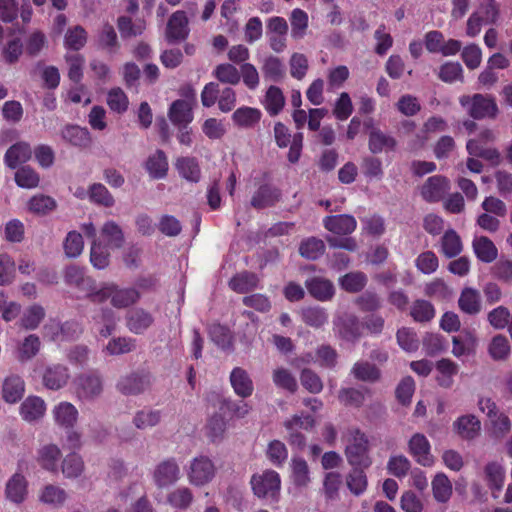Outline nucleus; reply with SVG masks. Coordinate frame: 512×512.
<instances>
[{
  "label": "nucleus",
  "mask_w": 512,
  "mask_h": 512,
  "mask_svg": "<svg viewBox=\"0 0 512 512\" xmlns=\"http://www.w3.org/2000/svg\"><path fill=\"white\" fill-rule=\"evenodd\" d=\"M345 456L348 463L360 469L371 466L372 458L369 453V440L364 433L351 429L344 435Z\"/></svg>",
  "instance_id": "obj_1"
},
{
  "label": "nucleus",
  "mask_w": 512,
  "mask_h": 512,
  "mask_svg": "<svg viewBox=\"0 0 512 512\" xmlns=\"http://www.w3.org/2000/svg\"><path fill=\"white\" fill-rule=\"evenodd\" d=\"M478 409L487 416V431L491 438L502 439L511 431L512 423L508 415L500 411L491 398L480 397Z\"/></svg>",
  "instance_id": "obj_2"
},
{
  "label": "nucleus",
  "mask_w": 512,
  "mask_h": 512,
  "mask_svg": "<svg viewBox=\"0 0 512 512\" xmlns=\"http://www.w3.org/2000/svg\"><path fill=\"white\" fill-rule=\"evenodd\" d=\"M250 485L256 497L271 502H277L279 500L281 478L276 471L265 470L261 473L254 474L251 477Z\"/></svg>",
  "instance_id": "obj_3"
},
{
  "label": "nucleus",
  "mask_w": 512,
  "mask_h": 512,
  "mask_svg": "<svg viewBox=\"0 0 512 512\" xmlns=\"http://www.w3.org/2000/svg\"><path fill=\"white\" fill-rule=\"evenodd\" d=\"M497 139V133L490 128H484L480 131L477 138L470 139L466 148L470 155L481 157L497 165L501 162V154L495 148L490 146Z\"/></svg>",
  "instance_id": "obj_4"
},
{
  "label": "nucleus",
  "mask_w": 512,
  "mask_h": 512,
  "mask_svg": "<svg viewBox=\"0 0 512 512\" xmlns=\"http://www.w3.org/2000/svg\"><path fill=\"white\" fill-rule=\"evenodd\" d=\"M217 473L214 462L207 456H197L186 467V477L190 485L202 488L210 484Z\"/></svg>",
  "instance_id": "obj_5"
},
{
  "label": "nucleus",
  "mask_w": 512,
  "mask_h": 512,
  "mask_svg": "<svg viewBox=\"0 0 512 512\" xmlns=\"http://www.w3.org/2000/svg\"><path fill=\"white\" fill-rule=\"evenodd\" d=\"M80 229L87 238L100 240L102 245L111 249L120 248L124 243L122 229L116 222L111 220L103 224L98 237L96 236V227L90 221L82 223Z\"/></svg>",
  "instance_id": "obj_6"
},
{
  "label": "nucleus",
  "mask_w": 512,
  "mask_h": 512,
  "mask_svg": "<svg viewBox=\"0 0 512 512\" xmlns=\"http://www.w3.org/2000/svg\"><path fill=\"white\" fill-rule=\"evenodd\" d=\"M459 102L467 113L475 119L495 118L498 113L495 100L482 94L463 95L459 98Z\"/></svg>",
  "instance_id": "obj_7"
},
{
  "label": "nucleus",
  "mask_w": 512,
  "mask_h": 512,
  "mask_svg": "<svg viewBox=\"0 0 512 512\" xmlns=\"http://www.w3.org/2000/svg\"><path fill=\"white\" fill-rule=\"evenodd\" d=\"M181 476L180 466L174 459H166L157 463L151 472L152 483L160 490L174 486Z\"/></svg>",
  "instance_id": "obj_8"
},
{
  "label": "nucleus",
  "mask_w": 512,
  "mask_h": 512,
  "mask_svg": "<svg viewBox=\"0 0 512 512\" xmlns=\"http://www.w3.org/2000/svg\"><path fill=\"white\" fill-rule=\"evenodd\" d=\"M94 301L102 302L106 298H111L114 307L124 308L133 304L138 299V293L131 288L119 289L113 284H105L95 293H93Z\"/></svg>",
  "instance_id": "obj_9"
},
{
  "label": "nucleus",
  "mask_w": 512,
  "mask_h": 512,
  "mask_svg": "<svg viewBox=\"0 0 512 512\" xmlns=\"http://www.w3.org/2000/svg\"><path fill=\"white\" fill-rule=\"evenodd\" d=\"M196 105V96L193 91L184 99L172 102L168 110L171 123L179 128H186L193 121V108Z\"/></svg>",
  "instance_id": "obj_10"
},
{
  "label": "nucleus",
  "mask_w": 512,
  "mask_h": 512,
  "mask_svg": "<svg viewBox=\"0 0 512 512\" xmlns=\"http://www.w3.org/2000/svg\"><path fill=\"white\" fill-rule=\"evenodd\" d=\"M408 452L421 466L432 467L436 462L431 451V444L428 438L421 433H415L408 441Z\"/></svg>",
  "instance_id": "obj_11"
},
{
  "label": "nucleus",
  "mask_w": 512,
  "mask_h": 512,
  "mask_svg": "<svg viewBox=\"0 0 512 512\" xmlns=\"http://www.w3.org/2000/svg\"><path fill=\"white\" fill-rule=\"evenodd\" d=\"M315 425V419L310 415H293L284 422L288 433V441L291 445L303 447L306 439L299 430H310Z\"/></svg>",
  "instance_id": "obj_12"
},
{
  "label": "nucleus",
  "mask_w": 512,
  "mask_h": 512,
  "mask_svg": "<svg viewBox=\"0 0 512 512\" xmlns=\"http://www.w3.org/2000/svg\"><path fill=\"white\" fill-rule=\"evenodd\" d=\"M119 501L128 504L126 512H154V508L144 495L142 487L134 484L119 494Z\"/></svg>",
  "instance_id": "obj_13"
},
{
  "label": "nucleus",
  "mask_w": 512,
  "mask_h": 512,
  "mask_svg": "<svg viewBox=\"0 0 512 512\" xmlns=\"http://www.w3.org/2000/svg\"><path fill=\"white\" fill-rule=\"evenodd\" d=\"M446 122L441 117H431L423 125L422 129L411 138L407 145L410 151H418L424 147L430 138V134L444 131Z\"/></svg>",
  "instance_id": "obj_14"
},
{
  "label": "nucleus",
  "mask_w": 512,
  "mask_h": 512,
  "mask_svg": "<svg viewBox=\"0 0 512 512\" xmlns=\"http://www.w3.org/2000/svg\"><path fill=\"white\" fill-rule=\"evenodd\" d=\"M454 433L463 440L475 439L481 431V422L474 414H464L452 424Z\"/></svg>",
  "instance_id": "obj_15"
},
{
  "label": "nucleus",
  "mask_w": 512,
  "mask_h": 512,
  "mask_svg": "<svg viewBox=\"0 0 512 512\" xmlns=\"http://www.w3.org/2000/svg\"><path fill=\"white\" fill-rule=\"evenodd\" d=\"M38 501L51 509L63 507L68 499L67 491L56 484H46L38 492Z\"/></svg>",
  "instance_id": "obj_16"
},
{
  "label": "nucleus",
  "mask_w": 512,
  "mask_h": 512,
  "mask_svg": "<svg viewBox=\"0 0 512 512\" xmlns=\"http://www.w3.org/2000/svg\"><path fill=\"white\" fill-rule=\"evenodd\" d=\"M102 381L98 375L87 374L77 379L76 394L80 400H92L102 392Z\"/></svg>",
  "instance_id": "obj_17"
},
{
  "label": "nucleus",
  "mask_w": 512,
  "mask_h": 512,
  "mask_svg": "<svg viewBox=\"0 0 512 512\" xmlns=\"http://www.w3.org/2000/svg\"><path fill=\"white\" fill-rule=\"evenodd\" d=\"M19 413L21 418L34 423L40 421L46 413V403L38 396H28L20 405Z\"/></svg>",
  "instance_id": "obj_18"
},
{
  "label": "nucleus",
  "mask_w": 512,
  "mask_h": 512,
  "mask_svg": "<svg viewBox=\"0 0 512 512\" xmlns=\"http://www.w3.org/2000/svg\"><path fill=\"white\" fill-rule=\"evenodd\" d=\"M51 413L55 423L62 428H72L79 418L78 409L68 401L54 405Z\"/></svg>",
  "instance_id": "obj_19"
},
{
  "label": "nucleus",
  "mask_w": 512,
  "mask_h": 512,
  "mask_svg": "<svg viewBox=\"0 0 512 512\" xmlns=\"http://www.w3.org/2000/svg\"><path fill=\"white\" fill-rule=\"evenodd\" d=\"M5 496L7 500L17 505L26 500L28 496V482L22 474L15 473L8 479L5 486Z\"/></svg>",
  "instance_id": "obj_20"
},
{
  "label": "nucleus",
  "mask_w": 512,
  "mask_h": 512,
  "mask_svg": "<svg viewBox=\"0 0 512 512\" xmlns=\"http://www.w3.org/2000/svg\"><path fill=\"white\" fill-rule=\"evenodd\" d=\"M189 34L188 18L184 11L174 12L168 20L166 38L168 41L184 40Z\"/></svg>",
  "instance_id": "obj_21"
},
{
  "label": "nucleus",
  "mask_w": 512,
  "mask_h": 512,
  "mask_svg": "<svg viewBox=\"0 0 512 512\" xmlns=\"http://www.w3.org/2000/svg\"><path fill=\"white\" fill-rule=\"evenodd\" d=\"M449 188V181L445 177L432 176L422 186L421 195L425 200L434 202L440 200Z\"/></svg>",
  "instance_id": "obj_22"
},
{
  "label": "nucleus",
  "mask_w": 512,
  "mask_h": 512,
  "mask_svg": "<svg viewBox=\"0 0 512 512\" xmlns=\"http://www.w3.org/2000/svg\"><path fill=\"white\" fill-rule=\"evenodd\" d=\"M31 156L32 150L29 143L20 141L8 148L4 155V163L7 167L15 169L29 161Z\"/></svg>",
  "instance_id": "obj_23"
},
{
  "label": "nucleus",
  "mask_w": 512,
  "mask_h": 512,
  "mask_svg": "<svg viewBox=\"0 0 512 512\" xmlns=\"http://www.w3.org/2000/svg\"><path fill=\"white\" fill-rule=\"evenodd\" d=\"M484 475L492 496L494 498H498L505 482L504 467L496 462L488 463L484 468Z\"/></svg>",
  "instance_id": "obj_24"
},
{
  "label": "nucleus",
  "mask_w": 512,
  "mask_h": 512,
  "mask_svg": "<svg viewBox=\"0 0 512 512\" xmlns=\"http://www.w3.org/2000/svg\"><path fill=\"white\" fill-rule=\"evenodd\" d=\"M472 248L478 260L484 263H492L498 257V249L486 236H475L472 241Z\"/></svg>",
  "instance_id": "obj_25"
},
{
  "label": "nucleus",
  "mask_w": 512,
  "mask_h": 512,
  "mask_svg": "<svg viewBox=\"0 0 512 512\" xmlns=\"http://www.w3.org/2000/svg\"><path fill=\"white\" fill-rule=\"evenodd\" d=\"M262 117V113L258 108L242 106L232 114L233 124L242 129H249L257 125Z\"/></svg>",
  "instance_id": "obj_26"
},
{
  "label": "nucleus",
  "mask_w": 512,
  "mask_h": 512,
  "mask_svg": "<svg viewBox=\"0 0 512 512\" xmlns=\"http://www.w3.org/2000/svg\"><path fill=\"white\" fill-rule=\"evenodd\" d=\"M230 383L234 392L242 398H247L253 393V382L247 371L240 367H236L232 370Z\"/></svg>",
  "instance_id": "obj_27"
},
{
  "label": "nucleus",
  "mask_w": 512,
  "mask_h": 512,
  "mask_svg": "<svg viewBox=\"0 0 512 512\" xmlns=\"http://www.w3.org/2000/svg\"><path fill=\"white\" fill-rule=\"evenodd\" d=\"M323 223L327 230L338 235L350 234L357 226L355 218L350 215L329 216Z\"/></svg>",
  "instance_id": "obj_28"
},
{
  "label": "nucleus",
  "mask_w": 512,
  "mask_h": 512,
  "mask_svg": "<svg viewBox=\"0 0 512 512\" xmlns=\"http://www.w3.org/2000/svg\"><path fill=\"white\" fill-rule=\"evenodd\" d=\"M452 343V354L457 358H461L475 353L477 338L472 332L464 331L461 335L454 336Z\"/></svg>",
  "instance_id": "obj_29"
},
{
  "label": "nucleus",
  "mask_w": 512,
  "mask_h": 512,
  "mask_svg": "<svg viewBox=\"0 0 512 512\" xmlns=\"http://www.w3.org/2000/svg\"><path fill=\"white\" fill-rule=\"evenodd\" d=\"M69 379V373L66 367L53 365L48 367L42 376L43 384L51 390H58L66 385Z\"/></svg>",
  "instance_id": "obj_30"
},
{
  "label": "nucleus",
  "mask_w": 512,
  "mask_h": 512,
  "mask_svg": "<svg viewBox=\"0 0 512 512\" xmlns=\"http://www.w3.org/2000/svg\"><path fill=\"white\" fill-rule=\"evenodd\" d=\"M61 455V450L57 445L46 444L39 449L37 460L43 469L55 473L58 472Z\"/></svg>",
  "instance_id": "obj_31"
},
{
  "label": "nucleus",
  "mask_w": 512,
  "mask_h": 512,
  "mask_svg": "<svg viewBox=\"0 0 512 512\" xmlns=\"http://www.w3.org/2000/svg\"><path fill=\"white\" fill-rule=\"evenodd\" d=\"M179 175L188 182L197 183L201 178L199 163L194 157H179L175 161Z\"/></svg>",
  "instance_id": "obj_32"
},
{
  "label": "nucleus",
  "mask_w": 512,
  "mask_h": 512,
  "mask_svg": "<svg viewBox=\"0 0 512 512\" xmlns=\"http://www.w3.org/2000/svg\"><path fill=\"white\" fill-rule=\"evenodd\" d=\"M436 381L444 388H450L454 383L459 367L450 359H441L436 363Z\"/></svg>",
  "instance_id": "obj_33"
},
{
  "label": "nucleus",
  "mask_w": 512,
  "mask_h": 512,
  "mask_svg": "<svg viewBox=\"0 0 512 512\" xmlns=\"http://www.w3.org/2000/svg\"><path fill=\"white\" fill-rule=\"evenodd\" d=\"M145 168L153 179H162L168 172V161L163 151L157 150L145 162Z\"/></svg>",
  "instance_id": "obj_34"
},
{
  "label": "nucleus",
  "mask_w": 512,
  "mask_h": 512,
  "mask_svg": "<svg viewBox=\"0 0 512 512\" xmlns=\"http://www.w3.org/2000/svg\"><path fill=\"white\" fill-rule=\"evenodd\" d=\"M25 392L24 381L18 376L7 377L2 387V397L5 402L14 404L19 401Z\"/></svg>",
  "instance_id": "obj_35"
},
{
  "label": "nucleus",
  "mask_w": 512,
  "mask_h": 512,
  "mask_svg": "<svg viewBox=\"0 0 512 512\" xmlns=\"http://www.w3.org/2000/svg\"><path fill=\"white\" fill-rule=\"evenodd\" d=\"M460 309L467 314H477L481 310V297L478 290L474 288H464L460 294L459 300Z\"/></svg>",
  "instance_id": "obj_36"
},
{
  "label": "nucleus",
  "mask_w": 512,
  "mask_h": 512,
  "mask_svg": "<svg viewBox=\"0 0 512 512\" xmlns=\"http://www.w3.org/2000/svg\"><path fill=\"white\" fill-rule=\"evenodd\" d=\"M306 287L308 292L320 301L329 300L334 294V287L332 283L324 278H312L306 282Z\"/></svg>",
  "instance_id": "obj_37"
},
{
  "label": "nucleus",
  "mask_w": 512,
  "mask_h": 512,
  "mask_svg": "<svg viewBox=\"0 0 512 512\" xmlns=\"http://www.w3.org/2000/svg\"><path fill=\"white\" fill-rule=\"evenodd\" d=\"M397 141L394 137L386 135L380 130L374 129L369 136V149L377 154L383 151H392L396 148Z\"/></svg>",
  "instance_id": "obj_38"
},
{
  "label": "nucleus",
  "mask_w": 512,
  "mask_h": 512,
  "mask_svg": "<svg viewBox=\"0 0 512 512\" xmlns=\"http://www.w3.org/2000/svg\"><path fill=\"white\" fill-rule=\"evenodd\" d=\"M291 479L297 487H307L311 482L310 470L307 462L298 457H294L290 463Z\"/></svg>",
  "instance_id": "obj_39"
},
{
  "label": "nucleus",
  "mask_w": 512,
  "mask_h": 512,
  "mask_svg": "<svg viewBox=\"0 0 512 512\" xmlns=\"http://www.w3.org/2000/svg\"><path fill=\"white\" fill-rule=\"evenodd\" d=\"M27 210L35 215H46L57 207L56 201L47 195L36 194L26 204Z\"/></svg>",
  "instance_id": "obj_40"
},
{
  "label": "nucleus",
  "mask_w": 512,
  "mask_h": 512,
  "mask_svg": "<svg viewBox=\"0 0 512 512\" xmlns=\"http://www.w3.org/2000/svg\"><path fill=\"white\" fill-rule=\"evenodd\" d=\"M433 497L437 502L446 503L452 496V484L449 478L442 472L437 473L432 482Z\"/></svg>",
  "instance_id": "obj_41"
},
{
  "label": "nucleus",
  "mask_w": 512,
  "mask_h": 512,
  "mask_svg": "<svg viewBox=\"0 0 512 512\" xmlns=\"http://www.w3.org/2000/svg\"><path fill=\"white\" fill-rule=\"evenodd\" d=\"M85 469L82 457L77 453H69L61 464V471L65 478L76 479L80 477Z\"/></svg>",
  "instance_id": "obj_42"
},
{
  "label": "nucleus",
  "mask_w": 512,
  "mask_h": 512,
  "mask_svg": "<svg viewBox=\"0 0 512 512\" xmlns=\"http://www.w3.org/2000/svg\"><path fill=\"white\" fill-rule=\"evenodd\" d=\"M62 138L77 147H86L90 144V133L86 128L68 125L61 132Z\"/></svg>",
  "instance_id": "obj_43"
},
{
  "label": "nucleus",
  "mask_w": 512,
  "mask_h": 512,
  "mask_svg": "<svg viewBox=\"0 0 512 512\" xmlns=\"http://www.w3.org/2000/svg\"><path fill=\"white\" fill-rule=\"evenodd\" d=\"M285 105V97L279 87L270 86L265 94L263 100V106L266 111L271 115L275 116L280 113Z\"/></svg>",
  "instance_id": "obj_44"
},
{
  "label": "nucleus",
  "mask_w": 512,
  "mask_h": 512,
  "mask_svg": "<svg viewBox=\"0 0 512 512\" xmlns=\"http://www.w3.org/2000/svg\"><path fill=\"white\" fill-rule=\"evenodd\" d=\"M289 20L291 24V37L295 40L302 39L308 29V14L300 8H295L291 11Z\"/></svg>",
  "instance_id": "obj_45"
},
{
  "label": "nucleus",
  "mask_w": 512,
  "mask_h": 512,
  "mask_svg": "<svg viewBox=\"0 0 512 512\" xmlns=\"http://www.w3.org/2000/svg\"><path fill=\"white\" fill-rule=\"evenodd\" d=\"M167 501L176 509L186 510L193 503L194 495L190 488L181 486L168 494Z\"/></svg>",
  "instance_id": "obj_46"
},
{
  "label": "nucleus",
  "mask_w": 512,
  "mask_h": 512,
  "mask_svg": "<svg viewBox=\"0 0 512 512\" xmlns=\"http://www.w3.org/2000/svg\"><path fill=\"white\" fill-rule=\"evenodd\" d=\"M109 247L102 245L100 240L93 239L90 248V262L96 269H104L109 265Z\"/></svg>",
  "instance_id": "obj_47"
},
{
  "label": "nucleus",
  "mask_w": 512,
  "mask_h": 512,
  "mask_svg": "<svg viewBox=\"0 0 512 512\" xmlns=\"http://www.w3.org/2000/svg\"><path fill=\"white\" fill-rule=\"evenodd\" d=\"M508 339L502 335L493 337L488 345V353L493 360L503 361L510 355Z\"/></svg>",
  "instance_id": "obj_48"
},
{
  "label": "nucleus",
  "mask_w": 512,
  "mask_h": 512,
  "mask_svg": "<svg viewBox=\"0 0 512 512\" xmlns=\"http://www.w3.org/2000/svg\"><path fill=\"white\" fill-rule=\"evenodd\" d=\"M86 42L87 33L81 26L68 29L64 37V46L69 50L78 51L85 46Z\"/></svg>",
  "instance_id": "obj_49"
},
{
  "label": "nucleus",
  "mask_w": 512,
  "mask_h": 512,
  "mask_svg": "<svg viewBox=\"0 0 512 512\" xmlns=\"http://www.w3.org/2000/svg\"><path fill=\"white\" fill-rule=\"evenodd\" d=\"M3 238L10 243H20L24 239L25 227L22 221L11 219L0 230Z\"/></svg>",
  "instance_id": "obj_50"
},
{
  "label": "nucleus",
  "mask_w": 512,
  "mask_h": 512,
  "mask_svg": "<svg viewBox=\"0 0 512 512\" xmlns=\"http://www.w3.org/2000/svg\"><path fill=\"white\" fill-rule=\"evenodd\" d=\"M40 349V340L35 335L27 336L23 342L19 344L15 352L19 361H26L34 357Z\"/></svg>",
  "instance_id": "obj_51"
},
{
  "label": "nucleus",
  "mask_w": 512,
  "mask_h": 512,
  "mask_svg": "<svg viewBox=\"0 0 512 512\" xmlns=\"http://www.w3.org/2000/svg\"><path fill=\"white\" fill-rule=\"evenodd\" d=\"M63 248L65 255L69 258L80 256L84 249L82 234L75 230L68 232L63 243Z\"/></svg>",
  "instance_id": "obj_52"
},
{
  "label": "nucleus",
  "mask_w": 512,
  "mask_h": 512,
  "mask_svg": "<svg viewBox=\"0 0 512 512\" xmlns=\"http://www.w3.org/2000/svg\"><path fill=\"white\" fill-rule=\"evenodd\" d=\"M410 468V460L402 454L391 455L388 459L387 471L389 474L397 478L405 477Z\"/></svg>",
  "instance_id": "obj_53"
},
{
  "label": "nucleus",
  "mask_w": 512,
  "mask_h": 512,
  "mask_svg": "<svg viewBox=\"0 0 512 512\" xmlns=\"http://www.w3.org/2000/svg\"><path fill=\"white\" fill-rule=\"evenodd\" d=\"M160 420L161 415L159 411L143 409L135 414L133 424L138 429L146 430L156 426Z\"/></svg>",
  "instance_id": "obj_54"
},
{
  "label": "nucleus",
  "mask_w": 512,
  "mask_h": 512,
  "mask_svg": "<svg viewBox=\"0 0 512 512\" xmlns=\"http://www.w3.org/2000/svg\"><path fill=\"white\" fill-rule=\"evenodd\" d=\"M400 508L404 512H423L425 501L423 497L412 490L404 491L400 497Z\"/></svg>",
  "instance_id": "obj_55"
},
{
  "label": "nucleus",
  "mask_w": 512,
  "mask_h": 512,
  "mask_svg": "<svg viewBox=\"0 0 512 512\" xmlns=\"http://www.w3.org/2000/svg\"><path fill=\"white\" fill-rule=\"evenodd\" d=\"M324 250V242L314 237L303 240L299 247L301 256L311 260L320 257L324 253Z\"/></svg>",
  "instance_id": "obj_56"
},
{
  "label": "nucleus",
  "mask_w": 512,
  "mask_h": 512,
  "mask_svg": "<svg viewBox=\"0 0 512 512\" xmlns=\"http://www.w3.org/2000/svg\"><path fill=\"white\" fill-rule=\"evenodd\" d=\"M262 71L266 78L278 81L285 75V66L279 58L269 56L264 60Z\"/></svg>",
  "instance_id": "obj_57"
},
{
  "label": "nucleus",
  "mask_w": 512,
  "mask_h": 512,
  "mask_svg": "<svg viewBox=\"0 0 512 512\" xmlns=\"http://www.w3.org/2000/svg\"><path fill=\"white\" fill-rule=\"evenodd\" d=\"M15 182L16 184L25 189H34L38 187L40 182V177L38 173L32 168L25 166L20 168L15 173Z\"/></svg>",
  "instance_id": "obj_58"
},
{
  "label": "nucleus",
  "mask_w": 512,
  "mask_h": 512,
  "mask_svg": "<svg viewBox=\"0 0 512 512\" xmlns=\"http://www.w3.org/2000/svg\"><path fill=\"white\" fill-rule=\"evenodd\" d=\"M347 487L356 496H359L367 489V476L363 469L355 468L346 478Z\"/></svg>",
  "instance_id": "obj_59"
},
{
  "label": "nucleus",
  "mask_w": 512,
  "mask_h": 512,
  "mask_svg": "<svg viewBox=\"0 0 512 512\" xmlns=\"http://www.w3.org/2000/svg\"><path fill=\"white\" fill-rule=\"evenodd\" d=\"M460 236L454 230L445 232L442 238V252L446 257H454L462 251Z\"/></svg>",
  "instance_id": "obj_60"
},
{
  "label": "nucleus",
  "mask_w": 512,
  "mask_h": 512,
  "mask_svg": "<svg viewBox=\"0 0 512 512\" xmlns=\"http://www.w3.org/2000/svg\"><path fill=\"white\" fill-rule=\"evenodd\" d=\"M107 105L114 112L124 113L128 109L129 100L122 89L112 88L107 93Z\"/></svg>",
  "instance_id": "obj_61"
},
{
  "label": "nucleus",
  "mask_w": 512,
  "mask_h": 512,
  "mask_svg": "<svg viewBox=\"0 0 512 512\" xmlns=\"http://www.w3.org/2000/svg\"><path fill=\"white\" fill-rule=\"evenodd\" d=\"M89 200L105 207H111L115 202L108 189L100 183H94L89 187Z\"/></svg>",
  "instance_id": "obj_62"
},
{
  "label": "nucleus",
  "mask_w": 512,
  "mask_h": 512,
  "mask_svg": "<svg viewBox=\"0 0 512 512\" xmlns=\"http://www.w3.org/2000/svg\"><path fill=\"white\" fill-rule=\"evenodd\" d=\"M229 284L234 291L245 293L257 287L258 279L254 274L241 273L233 277Z\"/></svg>",
  "instance_id": "obj_63"
},
{
  "label": "nucleus",
  "mask_w": 512,
  "mask_h": 512,
  "mask_svg": "<svg viewBox=\"0 0 512 512\" xmlns=\"http://www.w3.org/2000/svg\"><path fill=\"white\" fill-rule=\"evenodd\" d=\"M151 323L152 318L148 313L136 310L130 314L127 326L131 332L139 334L146 330Z\"/></svg>",
  "instance_id": "obj_64"
}]
</instances>
